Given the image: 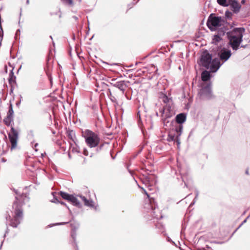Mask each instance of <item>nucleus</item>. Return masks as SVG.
I'll use <instances>...</instances> for the list:
<instances>
[{
  "label": "nucleus",
  "instance_id": "nucleus-1",
  "mask_svg": "<svg viewBox=\"0 0 250 250\" xmlns=\"http://www.w3.org/2000/svg\"><path fill=\"white\" fill-rule=\"evenodd\" d=\"M16 196V200L13 205V208L14 209L15 216L14 219L11 218V216L8 215L6 216L7 220H10V226L13 228H17L20 223V219H21L23 217V212L22 206L24 204V201L26 199L27 196L25 194L21 193L17 190H15Z\"/></svg>",
  "mask_w": 250,
  "mask_h": 250
},
{
  "label": "nucleus",
  "instance_id": "nucleus-2",
  "mask_svg": "<svg viewBox=\"0 0 250 250\" xmlns=\"http://www.w3.org/2000/svg\"><path fill=\"white\" fill-rule=\"evenodd\" d=\"M200 64L212 73L216 72L222 65L218 58L212 59V56L208 51H204L200 58Z\"/></svg>",
  "mask_w": 250,
  "mask_h": 250
},
{
  "label": "nucleus",
  "instance_id": "nucleus-3",
  "mask_svg": "<svg viewBox=\"0 0 250 250\" xmlns=\"http://www.w3.org/2000/svg\"><path fill=\"white\" fill-rule=\"evenodd\" d=\"M245 31L243 27L234 28L231 32L227 33L229 44L233 50H237L239 48Z\"/></svg>",
  "mask_w": 250,
  "mask_h": 250
},
{
  "label": "nucleus",
  "instance_id": "nucleus-4",
  "mask_svg": "<svg viewBox=\"0 0 250 250\" xmlns=\"http://www.w3.org/2000/svg\"><path fill=\"white\" fill-rule=\"evenodd\" d=\"M160 98L164 103L167 104L164 107L162 114L164 125L166 130H171L172 128L171 109L170 104H167L171 101V99L168 98L164 94H162Z\"/></svg>",
  "mask_w": 250,
  "mask_h": 250
},
{
  "label": "nucleus",
  "instance_id": "nucleus-5",
  "mask_svg": "<svg viewBox=\"0 0 250 250\" xmlns=\"http://www.w3.org/2000/svg\"><path fill=\"white\" fill-rule=\"evenodd\" d=\"M5 125L8 126H11L10 132L8 134V138L11 144V150L16 148L18 140L19 133L13 126V117L7 115L3 119Z\"/></svg>",
  "mask_w": 250,
  "mask_h": 250
},
{
  "label": "nucleus",
  "instance_id": "nucleus-6",
  "mask_svg": "<svg viewBox=\"0 0 250 250\" xmlns=\"http://www.w3.org/2000/svg\"><path fill=\"white\" fill-rule=\"evenodd\" d=\"M82 136L85 139L86 145L90 148L97 146L100 143V139L99 135L89 129L83 131Z\"/></svg>",
  "mask_w": 250,
  "mask_h": 250
},
{
  "label": "nucleus",
  "instance_id": "nucleus-7",
  "mask_svg": "<svg viewBox=\"0 0 250 250\" xmlns=\"http://www.w3.org/2000/svg\"><path fill=\"white\" fill-rule=\"evenodd\" d=\"M213 98L210 83H204L199 90L197 98L200 100H209Z\"/></svg>",
  "mask_w": 250,
  "mask_h": 250
},
{
  "label": "nucleus",
  "instance_id": "nucleus-8",
  "mask_svg": "<svg viewBox=\"0 0 250 250\" xmlns=\"http://www.w3.org/2000/svg\"><path fill=\"white\" fill-rule=\"evenodd\" d=\"M143 189L144 190V193L147 197V202L148 203L146 204L145 208L147 210L150 209L151 210V213L154 218L157 219L161 218V215L158 214V213L159 212V210L157 208V206L154 201V199L153 198H150L147 192L144 189Z\"/></svg>",
  "mask_w": 250,
  "mask_h": 250
},
{
  "label": "nucleus",
  "instance_id": "nucleus-9",
  "mask_svg": "<svg viewBox=\"0 0 250 250\" xmlns=\"http://www.w3.org/2000/svg\"><path fill=\"white\" fill-rule=\"evenodd\" d=\"M222 19L220 17H217L210 14L208 19L207 25L208 28L212 31L216 30L221 26Z\"/></svg>",
  "mask_w": 250,
  "mask_h": 250
},
{
  "label": "nucleus",
  "instance_id": "nucleus-10",
  "mask_svg": "<svg viewBox=\"0 0 250 250\" xmlns=\"http://www.w3.org/2000/svg\"><path fill=\"white\" fill-rule=\"evenodd\" d=\"M231 51L227 48L223 47L218 52V59L220 62L222 61V64L226 62L231 56Z\"/></svg>",
  "mask_w": 250,
  "mask_h": 250
},
{
  "label": "nucleus",
  "instance_id": "nucleus-11",
  "mask_svg": "<svg viewBox=\"0 0 250 250\" xmlns=\"http://www.w3.org/2000/svg\"><path fill=\"white\" fill-rule=\"evenodd\" d=\"M186 120V115L184 113L178 114L175 118V121L179 125H182Z\"/></svg>",
  "mask_w": 250,
  "mask_h": 250
},
{
  "label": "nucleus",
  "instance_id": "nucleus-12",
  "mask_svg": "<svg viewBox=\"0 0 250 250\" xmlns=\"http://www.w3.org/2000/svg\"><path fill=\"white\" fill-rule=\"evenodd\" d=\"M111 84L114 87L119 88L121 91H122L123 92L125 90V89L126 87V84L123 81L117 82L115 83H111Z\"/></svg>",
  "mask_w": 250,
  "mask_h": 250
},
{
  "label": "nucleus",
  "instance_id": "nucleus-13",
  "mask_svg": "<svg viewBox=\"0 0 250 250\" xmlns=\"http://www.w3.org/2000/svg\"><path fill=\"white\" fill-rule=\"evenodd\" d=\"M183 125H176L175 126V131L177 133V135L176 136V142L177 143L178 146L179 145L180 139L179 138V136L181 135L182 130H183Z\"/></svg>",
  "mask_w": 250,
  "mask_h": 250
},
{
  "label": "nucleus",
  "instance_id": "nucleus-14",
  "mask_svg": "<svg viewBox=\"0 0 250 250\" xmlns=\"http://www.w3.org/2000/svg\"><path fill=\"white\" fill-rule=\"evenodd\" d=\"M183 182L185 183V186L187 188H188V185L192 183L191 178L188 175V174L182 175L181 176Z\"/></svg>",
  "mask_w": 250,
  "mask_h": 250
},
{
  "label": "nucleus",
  "instance_id": "nucleus-15",
  "mask_svg": "<svg viewBox=\"0 0 250 250\" xmlns=\"http://www.w3.org/2000/svg\"><path fill=\"white\" fill-rule=\"evenodd\" d=\"M16 77L14 75L13 70H11L9 73V77L8 78V82L9 84L13 86L14 84H16Z\"/></svg>",
  "mask_w": 250,
  "mask_h": 250
},
{
  "label": "nucleus",
  "instance_id": "nucleus-16",
  "mask_svg": "<svg viewBox=\"0 0 250 250\" xmlns=\"http://www.w3.org/2000/svg\"><path fill=\"white\" fill-rule=\"evenodd\" d=\"M211 72L210 71H208L207 70L204 71L201 74L202 80L204 82H207L210 79Z\"/></svg>",
  "mask_w": 250,
  "mask_h": 250
},
{
  "label": "nucleus",
  "instance_id": "nucleus-17",
  "mask_svg": "<svg viewBox=\"0 0 250 250\" xmlns=\"http://www.w3.org/2000/svg\"><path fill=\"white\" fill-rule=\"evenodd\" d=\"M231 8V10L235 13H237L239 12L240 9L241 8V5L239 4L238 1L235 3L229 5Z\"/></svg>",
  "mask_w": 250,
  "mask_h": 250
},
{
  "label": "nucleus",
  "instance_id": "nucleus-18",
  "mask_svg": "<svg viewBox=\"0 0 250 250\" xmlns=\"http://www.w3.org/2000/svg\"><path fill=\"white\" fill-rule=\"evenodd\" d=\"M79 197L84 202V204L85 206L89 207H93L94 206L93 202L92 200H87L84 196H80Z\"/></svg>",
  "mask_w": 250,
  "mask_h": 250
},
{
  "label": "nucleus",
  "instance_id": "nucleus-19",
  "mask_svg": "<svg viewBox=\"0 0 250 250\" xmlns=\"http://www.w3.org/2000/svg\"><path fill=\"white\" fill-rule=\"evenodd\" d=\"M79 197L84 202V204L85 206L89 207H93L94 206L93 202L92 200H87L84 196H80Z\"/></svg>",
  "mask_w": 250,
  "mask_h": 250
},
{
  "label": "nucleus",
  "instance_id": "nucleus-20",
  "mask_svg": "<svg viewBox=\"0 0 250 250\" xmlns=\"http://www.w3.org/2000/svg\"><path fill=\"white\" fill-rule=\"evenodd\" d=\"M79 197L84 202V204L85 206L89 207H93L94 206L93 202L92 200H87L84 196H80Z\"/></svg>",
  "mask_w": 250,
  "mask_h": 250
},
{
  "label": "nucleus",
  "instance_id": "nucleus-21",
  "mask_svg": "<svg viewBox=\"0 0 250 250\" xmlns=\"http://www.w3.org/2000/svg\"><path fill=\"white\" fill-rule=\"evenodd\" d=\"M69 201L72 203L75 206H80V203L77 198L72 195H71Z\"/></svg>",
  "mask_w": 250,
  "mask_h": 250
},
{
  "label": "nucleus",
  "instance_id": "nucleus-22",
  "mask_svg": "<svg viewBox=\"0 0 250 250\" xmlns=\"http://www.w3.org/2000/svg\"><path fill=\"white\" fill-rule=\"evenodd\" d=\"M60 195L63 199L66 200L68 201H69V199L71 196V195L63 191H61L60 192Z\"/></svg>",
  "mask_w": 250,
  "mask_h": 250
},
{
  "label": "nucleus",
  "instance_id": "nucleus-23",
  "mask_svg": "<svg viewBox=\"0 0 250 250\" xmlns=\"http://www.w3.org/2000/svg\"><path fill=\"white\" fill-rule=\"evenodd\" d=\"M7 115L12 116V117L14 116V111L13 110V107H12V105L11 104H10V105L9 106V110H8Z\"/></svg>",
  "mask_w": 250,
  "mask_h": 250
},
{
  "label": "nucleus",
  "instance_id": "nucleus-24",
  "mask_svg": "<svg viewBox=\"0 0 250 250\" xmlns=\"http://www.w3.org/2000/svg\"><path fill=\"white\" fill-rule=\"evenodd\" d=\"M226 32V28H221L218 31V34L220 36H224Z\"/></svg>",
  "mask_w": 250,
  "mask_h": 250
},
{
  "label": "nucleus",
  "instance_id": "nucleus-25",
  "mask_svg": "<svg viewBox=\"0 0 250 250\" xmlns=\"http://www.w3.org/2000/svg\"><path fill=\"white\" fill-rule=\"evenodd\" d=\"M195 197L194 199H193V201H192V202L191 203L190 205H192L194 204L198 198V195L199 194V192L198 190L196 189L195 190Z\"/></svg>",
  "mask_w": 250,
  "mask_h": 250
},
{
  "label": "nucleus",
  "instance_id": "nucleus-26",
  "mask_svg": "<svg viewBox=\"0 0 250 250\" xmlns=\"http://www.w3.org/2000/svg\"><path fill=\"white\" fill-rule=\"evenodd\" d=\"M217 2L220 5L223 6H227V0H217Z\"/></svg>",
  "mask_w": 250,
  "mask_h": 250
},
{
  "label": "nucleus",
  "instance_id": "nucleus-27",
  "mask_svg": "<svg viewBox=\"0 0 250 250\" xmlns=\"http://www.w3.org/2000/svg\"><path fill=\"white\" fill-rule=\"evenodd\" d=\"M70 148L73 152H79V148L77 146H71Z\"/></svg>",
  "mask_w": 250,
  "mask_h": 250
},
{
  "label": "nucleus",
  "instance_id": "nucleus-28",
  "mask_svg": "<svg viewBox=\"0 0 250 250\" xmlns=\"http://www.w3.org/2000/svg\"><path fill=\"white\" fill-rule=\"evenodd\" d=\"M237 1L236 0H227V6H229V5H231L232 4L235 3Z\"/></svg>",
  "mask_w": 250,
  "mask_h": 250
},
{
  "label": "nucleus",
  "instance_id": "nucleus-29",
  "mask_svg": "<svg viewBox=\"0 0 250 250\" xmlns=\"http://www.w3.org/2000/svg\"><path fill=\"white\" fill-rule=\"evenodd\" d=\"M63 2L69 5H73V3L72 0H62Z\"/></svg>",
  "mask_w": 250,
  "mask_h": 250
},
{
  "label": "nucleus",
  "instance_id": "nucleus-30",
  "mask_svg": "<svg viewBox=\"0 0 250 250\" xmlns=\"http://www.w3.org/2000/svg\"><path fill=\"white\" fill-rule=\"evenodd\" d=\"M231 12L228 11H226L225 12V16L226 18L229 19V18H231Z\"/></svg>",
  "mask_w": 250,
  "mask_h": 250
},
{
  "label": "nucleus",
  "instance_id": "nucleus-31",
  "mask_svg": "<svg viewBox=\"0 0 250 250\" xmlns=\"http://www.w3.org/2000/svg\"><path fill=\"white\" fill-rule=\"evenodd\" d=\"M220 35H219L218 34L217 35H215L214 36V40L217 41V42H218L219 41H220L221 40V38L220 37Z\"/></svg>",
  "mask_w": 250,
  "mask_h": 250
},
{
  "label": "nucleus",
  "instance_id": "nucleus-32",
  "mask_svg": "<svg viewBox=\"0 0 250 250\" xmlns=\"http://www.w3.org/2000/svg\"><path fill=\"white\" fill-rule=\"evenodd\" d=\"M167 140L168 142H171L172 141V135L170 134H169V133L168 135Z\"/></svg>",
  "mask_w": 250,
  "mask_h": 250
},
{
  "label": "nucleus",
  "instance_id": "nucleus-33",
  "mask_svg": "<svg viewBox=\"0 0 250 250\" xmlns=\"http://www.w3.org/2000/svg\"><path fill=\"white\" fill-rule=\"evenodd\" d=\"M52 202L55 203H60V201L55 197L54 198V200L51 201Z\"/></svg>",
  "mask_w": 250,
  "mask_h": 250
},
{
  "label": "nucleus",
  "instance_id": "nucleus-34",
  "mask_svg": "<svg viewBox=\"0 0 250 250\" xmlns=\"http://www.w3.org/2000/svg\"><path fill=\"white\" fill-rule=\"evenodd\" d=\"M206 249H210V247L208 245H206L205 248H203V250H206Z\"/></svg>",
  "mask_w": 250,
  "mask_h": 250
},
{
  "label": "nucleus",
  "instance_id": "nucleus-35",
  "mask_svg": "<svg viewBox=\"0 0 250 250\" xmlns=\"http://www.w3.org/2000/svg\"><path fill=\"white\" fill-rule=\"evenodd\" d=\"M83 154H84V155H85L86 156L88 155V152H87V151L86 150H84V151H83Z\"/></svg>",
  "mask_w": 250,
  "mask_h": 250
},
{
  "label": "nucleus",
  "instance_id": "nucleus-36",
  "mask_svg": "<svg viewBox=\"0 0 250 250\" xmlns=\"http://www.w3.org/2000/svg\"><path fill=\"white\" fill-rule=\"evenodd\" d=\"M247 45H242L241 46V47H243V48H246L247 47Z\"/></svg>",
  "mask_w": 250,
  "mask_h": 250
},
{
  "label": "nucleus",
  "instance_id": "nucleus-37",
  "mask_svg": "<svg viewBox=\"0 0 250 250\" xmlns=\"http://www.w3.org/2000/svg\"><path fill=\"white\" fill-rule=\"evenodd\" d=\"M213 242L214 243H216V244H222V242H217L216 241H214Z\"/></svg>",
  "mask_w": 250,
  "mask_h": 250
},
{
  "label": "nucleus",
  "instance_id": "nucleus-38",
  "mask_svg": "<svg viewBox=\"0 0 250 250\" xmlns=\"http://www.w3.org/2000/svg\"><path fill=\"white\" fill-rule=\"evenodd\" d=\"M59 203H61L62 205H65L64 203L63 202H60Z\"/></svg>",
  "mask_w": 250,
  "mask_h": 250
},
{
  "label": "nucleus",
  "instance_id": "nucleus-39",
  "mask_svg": "<svg viewBox=\"0 0 250 250\" xmlns=\"http://www.w3.org/2000/svg\"><path fill=\"white\" fill-rule=\"evenodd\" d=\"M246 173L247 174H249V171H248V169H247V170H246Z\"/></svg>",
  "mask_w": 250,
  "mask_h": 250
},
{
  "label": "nucleus",
  "instance_id": "nucleus-40",
  "mask_svg": "<svg viewBox=\"0 0 250 250\" xmlns=\"http://www.w3.org/2000/svg\"><path fill=\"white\" fill-rule=\"evenodd\" d=\"M167 241L170 242V238L169 237L167 238Z\"/></svg>",
  "mask_w": 250,
  "mask_h": 250
},
{
  "label": "nucleus",
  "instance_id": "nucleus-41",
  "mask_svg": "<svg viewBox=\"0 0 250 250\" xmlns=\"http://www.w3.org/2000/svg\"><path fill=\"white\" fill-rule=\"evenodd\" d=\"M68 157L70 159L71 158V155L69 153H68Z\"/></svg>",
  "mask_w": 250,
  "mask_h": 250
},
{
  "label": "nucleus",
  "instance_id": "nucleus-42",
  "mask_svg": "<svg viewBox=\"0 0 250 250\" xmlns=\"http://www.w3.org/2000/svg\"><path fill=\"white\" fill-rule=\"evenodd\" d=\"M242 3H245V0H243L242 1Z\"/></svg>",
  "mask_w": 250,
  "mask_h": 250
},
{
  "label": "nucleus",
  "instance_id": "nucleus-43",
  "mask_svg": "<svg viewBox=\"0 0 250 250\" xmlns=\"http://www.w3.org/2000/svg\"><path fill=\"white\" fill-rule=\"evenodd\" d=\"M180 173H181V176H182V175H184L183 174H182V173H181V171H180Z\"/></svg>",
  "mask_w": 250,
  "mask_h": 250
},
{
  "label": "nucleus",
  "instance_id": "nucleus-44",
  "mask_svg": "<svg viewBox=\"0 0 250 250\" xmlns=\"http://www.w3.org/2000/svg\"><path fill=\"white\" fill-rule=\"evenodd\" d=\"M174 135H173V137H172L173 140H174Z\"/></svg>",
  "mask_w": 250,
  "mask_h": 250
},
{
  "label": "nucleus",
  "instance_id": "nucleus-45",
  "mask_svg": "<svg viewBox=\"0 0 250 250\" xmlns=\"http://www.w3.org/2000/svg\"><path fill=\"white\" fill-rule=\"evenodd\" d=\"M50 38L52 40V37L51 36H50Z\"/></svg>",
  "mask_w": 250,
  "mask_h": 250
},
{
  "label": "nucleus",
  "instance_id": "nucleus-46",
  "mask_svg": "<svg viewBox=\"0 0 250 250\" xmlns=\"http://www.w3.org/2000/svg\"><path fill=\"white\" fill-rule=\"evenodd\" d=\"M1 246H2V244H1V245L0 246V248H1Z\"/></svg>",
  "mask_w": 250,
  "mask_h": 250
},
{
  "label": "nucleus",
  "instance_id": "nucleus-47",
  "mask_svg": "<svg viewBox=\"0 0 250 250\" xmlns=\"http://www.w3.org/2000/svg\"><path fill=\"white\" fill-rule=\"evenodd\" d=\"M173 244H175V243L173 241L172 242Z\"/></svg>",
  "mask_w": 250,
  "mask_h": 250
},
{
  "label": "nucleus",
  "instance_id": "nucleus-48",
  "mask_svg": "<svg viewBox=\"0 0 250 250\" xmlns=\"http://www.w3.org/2000/svg\"><path fill=\"white\" fill-rule=\"evenodd\" d=\"M54 193H55L54 192H52V194H53V195H54Z\"/></svg>",
  "mask_w": 250,
  "mask_h": 250
}]
</instances>
